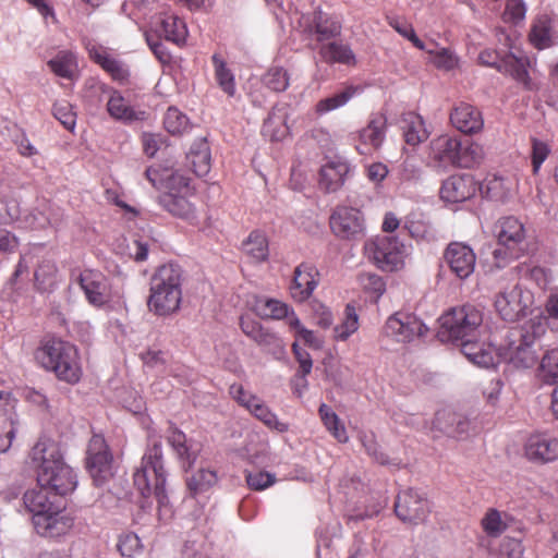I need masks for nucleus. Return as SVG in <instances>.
Here are the masks:
<instances>
[{"label": "nucleus", "instance_id": "f257e3e1", "mask_svg": "<svg viewBox=\"0 0 558 558\" xmlns=\"http://www.w3.org/2000/svg\"><path fill=\"white\" fill-rule=\"evenodd\" d=\"M37 469V485L49 488L59 498L72 493L76 487V475L62 458L58 445L51 440H39L31 451Z\"/></svg>", "mask_w": 558, "mask_h": 558}, {"label": "nucleus", "instance_id": "f03ea898", "mask_svg": "<svg viewBox=\"0 0 558 558\" xmlns=\"http://www.w3.org/2000/svg\"><path fill=\"white\" fill-rule=\"evenodd\" d=\"M166 471L163 469L162 449L159 441L153 442L142 458L141 465L134 472V485L143 498L154 495L158 504V518L167 521L172 511L165 488Z\"/></svg>", "mask_w": 558, "mask_h": 558}, {"label": "nucleus", "instance_id": "7ed1b4c3", "mask_svg": "<svg viewBox=\"0 0 558 558\" xmlns=\"http://www.w3.org/2000/svg\"><path fill=\"white\" fill-rule=\"evenodd\" d=\"M483 156L481 145L442 134L430 141L427 165L435 169H447L450 166L470 168L478 163Z\"/></svg>", "mask_w": 558, "mask_h": 558}, {"label": "nucleus", "instance_id": "20e7f679", "mask_svg": "<svg viewBox=\"0 0 558 558\" xmlns=\"http://www.w3.org/2000/svg\"><path fill=\"white\" fill-rule=\"evenodd\" d=\"M182 270L172 263L157 268L150 279V294L147 305L150 312L159 316L175 313L182 300Z\"/></svg>", "mask_w": 558, "mask_h": 558}, {"label": "nucleus", "instance_id": "39448f33", "mask_svg": "<svg viewBox=\"0 0 558 558\" xmlns=\"http://www.w3.org/2000/svg\"><path fill=\"white\" fill-rule=\"evenodd\" d=\"M37 362L46 369L54 372L57 377L70 384L80 380L82 371L74 345L60 339L47 340L36 350Z\"/></svg>", "mask_w": 558, "mask_h": 558}, {"label": "nucleus", "instance_id": "423d86ee", "mask_svg": "<svg viewBox=\"0 0 558 558\" xmlns=\"http://www.w3.org/2000/svg\"><path fill=\"white\" fill-rule=\"evenodd\" d=\"M546 326V318L537 315L520 328L511 330L502 353L505 360L518 368H529L534 365L536 357L532 344L544 335Z\"/></svg>", "mask_w": 558, "mask_h": 558}, {"label": "nucleus", "instance_id": "0eeeda50", "mask_svg": "<svg viewBox=\"0 0 558 558\" xmlns=\"http://www.w3.org/2000/svg\"><path fill=\"white\" fill-rule=\"evenodd\" d=\"M482 313L472 305L452 308L439 318L437 336L440 341L460 343L468 338H477L482 325Z\"/></svg>", "mask_w": 558, "mask_h": 558}, {"label": "nucleus", "instance_id": "6e6552de", "mask_svg": "<svg viewBox=\"0 0 558 558\" xmlns=\"http://www.w3.org/2000/svg\"><path fill=\"white\" fill-rule=\"evenodd\" d=\"M497 239L498 247L493 255L498 268H502L510 260L519 258L526 250L523 223L514 217H506L499 220Z\"/></svg>", "mask_w": 558, "mask_h": 558}, {"label": "nucleus", "instance_id": "1a4fd4ad", "mask_svg": "<svg viewBox=\"0 0 558 558\" xmlns=\"http://www.w3.org/2000/svg\"><path fill=\"white\" fill-rule=\"evenodd\" d=\"M365 253L384 271L402 268L405 246L393 235L377 236L365 244Z\"/></svg>", "mask_w": 558, "mask_h": 558}, {"label": "nucleus", "instance_id": "9d476101", "mask_svg": "<svg viewBox=\"0 0 558 558\" xmlns=\"http://www.w3.org/2000/svg\"><path fill=\"white\" fill-rule=\"evenodd\" d=\"M532 303V293L517 283L497 294L495 308L504 320L515 322L526 315Z\"/></svg>", "mask_w": 558, "mask_h": 558}, {"label": "nucleus", "instance_id": "9b49d317", "mask_svg": "<svg viewBox=\"0 0 558 558\" xmlns=\"http://www.w3.org/2000/svg\"><path fill=\"white\" fill-rule=\"evenodd\" d=\"M111 460L112 457L104 437L94 435L87 448L86 468L97 486L111 476Z\"/></svg>", "mask_w": 558, "mask_h": 558}, {"label": "nucleus", "instance_id": "f8f14e48", "mask_svg": "<svg viewBox=\"0 0 558 558\" xmlns=\"http://www.w3.org/2000/svg\"><path fill=\"white\" fill-rule=\"evenodd\" d=\"M330 228L340 239L355 240L364 234V217L356 208L338 206L330 216Z\"/></svg>", "mask_w": 558, "mask_h": 558}, {"label": "nucleus", "instance_id": "ddd939ff", "mask_svg": "<svg viewBox=\"0 0 558 558\" xmlns=\"http://www.w3.org/2000/svg\"><path fill=\"white\" fill-rule=\"evenodd\" d=\"M384 331L386 336L398 342H410L417 337H422L427 328L413 314L396 313L387 319Z\"/></svg>", "mask_w": 558, "mask_h": 558}, {"label": "nucleus", "instance_id": "4468645a", "mask_svg": "<svg viewBox=\"0 0 558 558\" xmlns=\"http://www.w3.org/2000/svg\"><path fill=\"white\" fill-rule=\"evenodd\" d=\"M444 258L450 270L460 279H466L474 271L476 256L464 243L451 242L445 251Z\"/></svg>", "mask_w": 558, "mask_h": 558}, {"label": "nucleus", "instance_id": "2eb2a0df", "mask_svg": "<svg viewBox=\"0 0 558 558\" xmlns=\"http://www.w3.org/2000/svg\"><path fill=\"white\" fill-rule=\"evenodd\" d=\"M395 511L402 521L417 523L426 518L429 509L427 500L422 495L408 489L398 495Z\"/></svg>", "mask_w": 558, "mask_h": 558}, {"label": "nucleus", "instance_id": "dca6fc26", "mask_svg": "<svg viewBox=\"0 0 558 558\" xmlns=\"http://www.w3.org/2000/svg\"><path fill=\"white\" fill-rule=\"evenodd\" d=\"M240 326L245 336L259 347H263L268 353L276 357L284 353V343L282 340L276 333L264 328L259 323L247 317H241Z\"/></svg>", "mask_w": 558, "mask_h": 558}, {"label": "nucleus", "instance_id": "f3484780", "mask_svg": "<svg viewBox=\"0 0 558 558\" xmlns=\"http://www.w3.org/2000/svg\"><path fill=\"white\" fill-rule=\"evenodd\" d=\"M24 505L32 512L33 520L38 515H45L53 509H64L62 498L56 496L49 488L38 485L24 494Z\"/></svg>", "mask_w": 558, "mask_h": 558}, {"label": "nucleus", "instance_id": "a211bd4d", "mask_svg": "<svg viewBox=\"0 0 558 558\" xmlns=\"http://www.w3.org/2000/svg\"><path fill=\"white\" fill-rule=\"evenodd\" d=\"M73 518L63 509H53L47 514L34 519L35 530L45 537L65 535L73 527Z\"/></svg>", "mask_w": 558, "mask_h": 558}, {"label": "nucleus", "instance_id": "6ab92c4d", "mask_svg": "<svg viewBox=\"0 0 558 558\" xmlns=\"http://www.w3.org/2000/svg\"><path fill=\"white\" fill-rule=\"evenodd\" d=\"M349 172L348 163L339 157L327 159L319 172V187L327 193L337 192Z\"/></svg>", "mask_w": 558, "mask_h": 558}, {"label": "nucleus", "instance_id": "aec40b11", "mask_svg": "<svg viewBox=\"0 0 558 558\" xmlns=\"http://www.w3.org/2000/svg\"><path fill=\"white\" fill-rule=\"evenodd\" d=\"M167 439L182 468L187 471L196 461L201 452V445L192 439L189 440L185 434L177 428H171Z\"/></svg>", "mask_w": 558, "mask_h": 558}, {"label": "nucleus", "instance_id": "412c9836", "mask_svg": "<svg viewBox=\"0 0 558 558\" xmlns=\"http://www.w3.org/2000/svg\"><path fill=\"white\" fill-rule=\"evenodd\" d=\"M80 286L90 304L100 306L108 301V283L101 274L93 270L84 271L80 276Z\"/></svg>", "mask_w": 558, "mask_h": 558}, {"label": "nucleus", "instance_id": "4be33fe9", "mask_svg": "<svg viewBox=\"0 0 558 558\" xmlns=\"http://www.w3.org/2000/svg\"><path fill=\"white\" fill-rule=\"evenodd\" d=\"M475 193V184L468 175H452L440 189V196L446 202L459 203L469 199Z\"/></svg>", "mask_w": 558, "mask_h": 558}, {"label": "nucleus", "instance_id": "5701e85b", "mask_svg": "<svg viewBox=\"0 0 558 558\" xmlns=\"http://www.w3.org/2000/svg\"><path fill=\"white\" fill-rule=\"evenodd\" d=\"M452 125L462 133L472 134L482 130L484 121L481 112L469 104H460L451 114Z\"/></svg>", "mask_w": 558, "mask_h": 558}, {"label": "nucleus", "instance_id": "b1692460", "mask_svg": "<svg viewBox=\"0 0 558 558\" xmlns=\"http://www.w3.org/2000/svg\"><path fill=\"white\" fill-rule=\"evenodd\" d=\"M318 272L310 264H301L294 270V278L291 284V294L299 302L305 301L317 286Z\"/></svg>", "mask_w": 558, "mask_h": 558}, {"label": "nucleus", "instance_id": "393cba45", "mask_svg": "<svg viewBox=\"0 0 558 558\" xmlns=\"http://www.w3.org/2000/svg\"><path fill=\"white\" fill-rule=\"evenodd\" d=\"M434 424L437 429L453 438L463 437L470 429V421L451 410L438 411Z\"/></svg>", "mask_w": 558, "mask_h": 558}, {"label": "nucleus", "instance_id": "a878e982", "mask_svg": "<svg viewBox=\"0 0 558 558\" xmlns=\"http://www.w3.org/2000/svg\"><path fill=\"white\" fill-rule=\"evenodd\" d=\"M557 449L556 439L544 434L533 435L525 445V456L533 461L548 462L556 459Z\"/></svg>", "mask_w": 558, "mask_h": 558}, {"label": "nucleus", "instance_id": "bb28decb", "mask_svg": "<svg viewBox=\"0 0 558 558\" xmlns=\"http://www.w3.org/2000/svg\"><path fill=\"white\" fill-rule=\"evenodd\" d=\"M186 160L197 177H205L211 167V154L206 137L197 138L186 154Z\"/></svg>", "mask_w": 558, "mask_h": 558}, {"label": "nucleus", "instance_id": "cd10ccee", "mask_svg": "<svg viewBox=\"0 0 558 558\" xmlns=\"http://www.w3.org/2000/svg\"><path fill=\"white\" fill-rule=\"evenodd\" d=\"M400 128L408 145L416 146L429 136L423 118L415 112L404 113L400 120Z\"/></svg>", "mask_w": 558, "mask_h": 558}, {"label": "nucleus", "instance_id": "c85d7f7f", "mask_svg": "<svg viewBox=\"0 0 558 558\" xmlns=\"http://www.w3.org/2000/svg\"><path fill=\"white\" fill-rule=\"evenodd\" d=\"M477 338H468L460 343L461 352L468 357L473 364L489 367L493 366L495 361V350L490 345L478 343Z\"/></svg>", "mask_w": 558, "mask_h": 558}, {"label": "nucleus", "instance_id": "c756f323", "mask_svg": "<svg viewBox=\"0 0 558 558\" xmlns=\"http://www.w3.org/2000/svg\"><path fill=\"white\" fill-rule=\"evenodd\" d=\"M287 106H275L263 125V134L271 141H281L289 133Z\"/></svg>", "mask_w": 558, "mask_h": 558}, {"label": "nucleus", "instance_id": "7c9ffc66", "mask_svg": "<svg viewBox=\"0 0 558 558\" xmlns=\"http://www.w3.org/2000/svg\"><path fill=\"white\" fill-rule=\"evenodd\" d=\"M159 204L172 216L190 219L194 216L193 204L185 193L166 192L159 196Z\"/></svg>", "mask_w": 558, "mask_h": 558}, {"label": "nucleus", "instance_id": "2f4dec72", "mask_svg": "<svg viewBox=\"0 0 558 558\" xmlns=\"http://www.w3.org/2000/svg\"><path fill=\"white\" fill-rule=\"evenodd\" d=\"M554 21L547 14H539L531 28L530 41L537 49H545L554 44Z\"/></svg>", "mask_w": 558, "mask_h": 558}, {"label": "nucleus", "instance_id": "473e14b6", "mask_svg": "<svg viewBox=\"0 0 558 558\" xmlns=\"http://www.w3.org/2000/svg\"><path fill=\"white\" fill-rule=\"evenodd\" d=\"M385 123L381 117L375 118L360 132L361 146L357 149L361 154L369 153V147L376 149L381 145Z\"/></svg>", "mask_w": 558, "mask_h": 558}, {"label": "nucleus", "instance_id": "72a5a7b5", "mask_svg": "<svg viewBox=\"0 0 558 558\" xmlns=\"http://www.w3.org/2000/svg\"><path fill=\"white\" fill-rule=\"evenodd\" d=\"M512 186L511 180L492 174L482 183L481 192L493 201L505 202L510 196Z\"/></svg>", "mask_w": 558, "mask_h": 558}, {"label": "nucleus", "instance_id": "f704fd0d", "mask_svg": "<svg viewBox=\"0 0 558 558\" xmlns=\"http://www.w3.org/2000/svg\"><path fill=\"white\" fill-rule=\"evenodd\" d=\"M159 28L157 32L160 36H163L167 40L175 44H181L185 40L187 29L185 23L177 16L168 15L159 17Z\"/></svg>", "mask_w": 558, "mask_h": 558}, {"label": "nucleus", "instance_id": "c9c22d12", "mask_svg": "<svg viewBox=\"0 0 558 558\" xmlns=\"http://www.w3.org/2000/svg\"><path fill=\"white\" fill-rule=\"evenodd\" d=\"M536 378L543 385H556L558 380V351L548 350L542 357L536 371Z\"/></svg>", "mask_w": 558, "mask_h": 558}, {"label": "nucleus", "instance_id": "e433bc0d", "mask_svg": "<svg viewBox=\"0 0 558 558\" xmlns=\"http://www.w3.org/2000/svg\"><path fill=\"white\" fill-rule=\"evenodd\" d=\"M243 252L255 263H260L268 257V243L264 233L253 231L242 244Z\"/></svg>", "mask_w": 558, "mask_h": 558}, {"label": "nucleus", "instance_id": "4c0bfd02", "mask_svg": "<svg viewBox=\"0 0 558 558\" xmlns=\"http://www.w3.org/2000/svg\"><path fill=\"white\" fill-rule=\"evenodd\" d=\"M48 65L54 74L68 80H73L77 71L76 58L70 51H60Z\"/></svg>", "mask_w": 558, "mask_h": 558}, {"label": "nucleus", "instance_id": "58836bf2", "mask_svg": "<svg viewBox=\"0 0 558 558\" xmlns=\"http://www.w3.org/2000/svg\"><path fill=\"white\" fill-rule=\"evenodd\" d=\"M107 110L117 120L132 121L137 119V114L129 101L117 90L111 93L107 102Z\"/></svg>", "mask_w": 558, "mask_h": 558}, {"label": "nucleus", "instance_id": "ea45409f", "mask_svg": "<svg viewBox=\"0 0 558 558\" xmlns=\"http://www.w3.org/2000/svg\"><path fill=\"white\" fill-rule=\"evenodd\" d=\"M322 58L326 62H339L343 64H351L354 62V54L352 50L342 44L329 43L323 45L319 49Z\"/></svg>", "mask_w": 558, "mask_h": 558}, {"label": "nucleus", "instance_id": "a19ab883", "mask_svg": "<svg viewBox=\"0 0 558 558\" xmlns=\"http://www.w3.org/2000/svg\"><path fill=\"white\" fill-rule=\"evenodd\" d=\"M213 63L217 84L228 96H234L235 82L233 73L218 54L213 56Z\"/></svg>", "mask_w": 558, "mask_h": 558}, {"label": "nucleus", "instance_id": "79ce46f5", "mask_svg": "<svg viewBox=\"0 0 558 558\" xmlns=\"http://www.w3.org/2000/svg\"><path fill=\"white\" fill-rule=\"evenodd\" d=\"M315 33L318 40H328L335 38L341 33V24L333 17H329L318 12L314 19Z\"/></svg>", "mask_w": 558, "mask_h": 558}, {"label": "nucleus", "instance_id": "37998d69", "mask_svg": "<svg viewBox=\"0 0 558 558\" xmlns=\"http://www.w3.org/2000/svg\"><path fill=\"white\" fill-rule=\"evenodd\" d=\"M217 481L216 473L211 470L201 469L186 478L187 489L192 495H197L209 489Z\"/></svg>", "mask_w": 558, "mask_h": 558}, {"label": "nucleus", "instance_id": "c03bdc74", "mask_svg": "<svg viewBox=\"0 0 558 558\" xmlns=\"http://www.w3.org/2000/svg\"><path fill=\"white\" fill-rule=\"evenodd\" d=\"M248 411L269 428L276 429L279 433H284L288 430V424L279 422L277 416L266 407V404L260 399H257Z\"/></svg>", "mask_w": 558, "mask_h": 558}, {"label": "nucleus", "instance_id": "a18cd8bd", "mask_svg": "<svg viewBox=\"0 0 558 558\" xmlns=\"http://www.w3.org/2000/svg\"><path fill=\"white\" fill-rule=\"evenodd\" d=\"M163 125L170 134L181 135L189 128L190 122L179 109L170 107L165 114Z\"/></svg>", "mask_w": 558, "mask_h": 558}, {"label": "nucleus", "instance_id": "49530a36", "mask_svg": "<svg viewBox=\"0 0 558 558\" xmlns=\"http://www.w3.org/2000/svg\"><path fill=\"white\" fill-rule=\"evenodd\" d=\"M288 71L281 66L270 68L263 76V83L274 92H283L289 86Z\"/></svg>", "mask_w": 558, "mask_h": 558}, {"label": "nucleus", "instance_id": "de8ad7c7", "mask_svg": "<svg viewBox=\"0 0 558 558\" xmlns=\"http://www.w3.org/2000/svg\"><path fill=\"white\" fill-rule=\"evenodd\" d=\"M344 315L343 322L333 329L335 338L341 341L347 340L359 328V318L353 306L347 305Z\"/></svg>", "mask_w": 558, "mask_h": 558}, {"label": "nucleus", "instance_id": "09e8293b", "mask_svg": "<svg viewBox=\"0 0 558 558\" xmlns=\"http://www.w3.org/2000/svg\"><path fill=\"white\" fill-rule=\"evenodd\" d=\"M356 88L353 86H348L338 94H335L331 97L322 99L316 105V110L318 113H326L328 111L335 110L343 105H345L354 95Z\"/></svg>", "mask_w": 558, "mask_h": 558}, {"label": "nucleus", "instance_id": "8fccbe9b", "mask_svg": "<svg viewBox=\"0 0 558 558\" xmlns=\"http://www.w3.org/2000/svg\"><path fill=\"white\" fill-rule=\"evenodd\" d=\"M57 267L51 260H43L35 270L34 279L36 287L46 291L54 283Z\"/></svg>", "mask_w": 558, "mask_h": 558}, {"label": "nucleus", "instance_id": "3c124183", "mask_svg": "<svg viewBox=\"0 0 558 558\" xmlns=\"http://www.w3.org/2000/svg\"><path fill=\"white\" fill-rule=\"evenodd\" d=\"M320 417L329 432L332 433L335 438H337L340 442H345L348 440V436L344 427L340 424L339 418L331 409L322 404L319 408Z\"/></svg>", "mask_w": 558, "mask_h": 558}, {"label": "nucleus", "instance_id": "603ef678", "mask_svg": "<svg viewBox=\"0 0 558 558\" xmlns=\"http://www.w3.org/2000/svg\"><path fill=\"white\" fill-rule=\"evenodd\" d=\"M161 180L167 192L186 193L189 190V178L179 171L163 169Z\"/></svg>", "mask_w": 558, "mask_h": 558}, {"label": "nucleus", "instance_id": "864d4df0", "mask_svg": "<svg viewBox=\"0 0 558 558\" xmlns=\"http://www.w3.org/2000/svg\"><path fill=\"white\" fill-rule=\"evenodd\" d=\"M52 113L66 129L72 131L75 126V113L68 101H58L53 105Z\"/></svg>", "mask_w": 558, "mask_h": 558}, {"label": "nucleus", "instance_id": "5fc2aeb1", "mask_svg": "<svg viewBox=\"0 0 558 558\" xmlns=\"http://www.w3.org/2000/svg\"><path fill=\"white\" fill-rule=\"evenodd\" d=\"M525 13L526 5L523 0H507L504 21L507 23L518 24L524 20Z\"/></svg>", "mask_w": 558, "mask_h": 558}, {"label": "nucleus", "instance_id": "6e6d98bb", "mask_svg": "<svg viewBox=\"0 0 558 558\" xmlns=\"http://www.w3.org/2000/svg\"><path fill=\"white\" fill-rule=\"evenodd\" d=\"M482 524L485 532L492 536L500 535L506 529V524L502 522L500 513L495 509H490L486 513L482 520Z\"/></svg>", "mask_w": 558, "mask_h": 558}, {"label": "nucleus", "instance_id": "4d7b16f0", "mask_svg": "<svg viewBox=\"0 0 558 558\" xmlns=\"http://www.w3.org/2000/svg\"><path fill=\"white\" fill-rule=\"evenodd\" d=\"M511 272L515 274L517 276H521L523 272H530L531 277L537 282L539 287H542L543 289L548 288V274L544 268L535 267L533 269H530L524 264H519L511 269Z\"/></svg>", "mask_w": 558, "mask_h": 558}, {"label": "nucleus", "instance_id": "13d9d810", "mask_svg": "<svg viewBox=\"0 0 558 558\" xmlns=\"http://www.w3.org/2000/svg\"><path fill=\"white\" fill-rule=\"evenodd\" d=\"M19 424L17 415L13 411L0 414V436L13 439Z\"/></svg>", "mask_w": 558, "mask_h": 558}, {"label": "nucleus", "instance_id": "bf43d9fd", "mask_svg": "<svg viewBox=\"0 0 558 558\" xmlns=\"http://www.w3.org/2000/svg\"><path fill=\"white\" fill-rule=\"evenodd\" d=\"M248 486L255 490H262L275 483V476L267 472L250 473L246 476Z\"/></svg>", "mask_w": 558, "mask_h": 558}, {"label": "nucleus", "instance_id": "052dcab7", "mask_svg": "<svg viewBox=\"0 0 558 558\" xmlns=\"http://www.w3.org/2000/svg\"><path fill=\"white\" fill-rule=\"evenodd\" d=\"M427 51L432 56V62L439 69L451 70L457 63L454 56L445 48L437 52L433 50Z\"/></svg>", "mask_w": 558, "mask_h": 558}, {"label": "nucleus", "instance_id": "680f3d73", "mask_svg": "<svg viewBox=\"0 0 558 558\" xmlns=\"http://www.w3.org/2000/svg\"><path fill=\"white\" fill-rule=\"evenodd\" d=\"M548 154H549V148L546 143L538 141V140H533L532 165H533L534 173H537L541 165L547 158Z\"/></svg>", "mask_w": 558, "mask_h": 558}, {"label": "nucleus", "instance_id": "e2e57ef3", "mask_svg": "<svg viewBox=\"0 0 558 558\" xmlns=\"http://www.w3.org/2000/svg\"><path fill=\"white\" fill-rule=\"evenodd\" d=\"M361 440H362V444H363L365 450L367 451V453L371 457H373L378 463H380V464L389 463L386 454L379 451V446L376 442V440L374 439L373 435H363Z\"/></svg>", "mask_w": 558, "mask_h": 558}, {"label": "nucleus", "instance_id": "0e129e2a", "mask_svg": "<svg viewBox=\"0 0 558 558\" xmlns=\"http://www.w3.org/2000/svg\"><path fill=\"white\" fill-rule=\"evenodd\" d=\"M118 548L122 556L131 557L140 550L141 541L135 534H128L120 538Z\"/></svg>", "mask_w": 558, "mask_h": 558}, {"label": "nucleus", "instance_id": "69168bd1", "mask_svg": "<svg viewBox=\"0 0 558 558\" xmlns=\"http://www.w3.org/2000/svg\"><path fill=\"white\" fill-rule=\"evenodd\" d=\"M101 68L110 73L116 81L122 82L129 76V72L124 65L111 57L105 61Z\"/></svg>", "mask_w": 558, "mask_h": 558}, {"label": "nucleus", "instance_id": "338daca9", "mask_svg": "<svg viewBox=\"0 0 558 558\" xmlns=\"http://www.w3.org/2000/svg\"><path fill=\"white\" fill-rule=\"evenodd\" d=\"M230 395L233 399H235L241 405L250 410L252 404L256 402L257 397L246 392L241 385H232L229 389Z\"/></svg>", "mask_w": 558, "mask_h": 558}, {"label": "nucleus", "instance_id": "774afa93", "mask_svg": "<svg viewBox=\"0 0 558 558\" xmlns=\"http://www.w3.org/2000/svg\"><path fill=\"white\" fill-rule=\"evenodd\" d=\"M421 177V168L414 159H405L400 167V178L403 181H415Z\"/></svg>", "mask_w": 558, "mask_h": 558}]
</instances>
